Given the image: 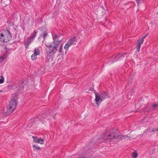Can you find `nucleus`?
Wrapping results in <instances>:
<instances>
[{
	"label": "nucleus",
	"mask_w": 158,
	"mask_h": 158,
	"mask_svg": "<svg viewBox=\"0 0 158 158\" xmlns=\"http://www.w3.org/2000/svg\"><path fill=\"white\" fill-rule=\"evenodd\" d=\"M69 47V45L66 44L64 47V48L66 50V51H67Z\"/></svg>",
	"instance_id": "4be33fe9"
},
{
	"label": "nucleus",
	"mask_w": 158,
	"mask_h": 158,
	"mask_svg": "<svg viewBox=\"0 0 158 158\" xmlns=\"http://www.w3.org/2000/svg\"><path fill=\"white\" fill-rule=\"evenodd\" d=\"M103 139L102 142L111 140L114 139H123L128 138L129 136L127 135H123L117 130L112 129L111 131L107 132L102 135Z\"/></svg>",
	"instance_id": "f257e3e1"
},
{
	"label": "nucleus",
	"mask_w": 158,
	"mask_h": 158,
	"mask_svg": "<svg viewBox=\"0 0 158 158\" xmlns=\"http://www.w3.org/2000/svg\"><path fill=\"white\" fill-rule=\"evenodd\" d=\"M138 156V154L136 152H133L132 157V158H136Z\"/></svg>",
	"instance_id": "f3484780"
},
{
	"label": "nucleus",
	"mask_w": 158,
	"mask_h": 158,
	"mask_svg": "<svg viewBox=\"0 0 158 158\" xmlns=\"http://www.w3.org/2000/svg\"><path fill=\"white\" fill-rule=\"evenodd\" d=\"M23 89V87H21L19 86H18L16 87L15 89L16 90H19L20 89Z\"/></svg>",
	"instance_id": "aec40b11"
},
{
	"label": "nucleus",
	"mask_w": 158,
	"mask_h": 158,
	"mask_svg": "<svg viewBox=\"0 0 158 158\" xmlns=\"http://www.w3.org/2000/svg\"><path fill=\"white\" fill-rule=\"evenodd\" d=\"M123 56V54L121 53H119L116 56L114 57L115 59L113 60L114 62L117 61L118 60H119L120 58H122Z\"/></svg>",
	"instance_id": "9d476101"
},
{
	"label": "nucleus",
	"mask_w": 158,
	"mask_h": 158,
	"mask_svg": "<svg viewBox=\"0 0 158 158\" xmlns=\"http://www.w3.org/2000/svg\"><path fill=\"white\" fill-rule=\"evenodd\" d=\"M158 107V102L157 103H156L153 104L152 106L150 107L149 109V110H148L149 111H152L153 110V109H155L157 108Z\"/></svg>",
	"instance_id": "f8f14e48"
},
{
	"label": "nucleus",
	"mask_w": 158,
	"mask_h": 158,
	"mask_svg": "<svg viewBox=\"0 0 158 158\" xmlns=\"http://www.w3.org/2000/svg\"><path fill=\"white\" fill-rule=\"evenodd\" d=\"M32 40L31 39L29 38H28L27 39V42H24V45L26 48H28V47L30 44L31 43V42Z\"/></svg>",
	"instance_id": "9b49d317"
},
{
	"label": "nucleus",
	"mask_w": 158,
	"mask_h": 158,
	"mask_svg": "<svg viewBox=\"0 0 158 158\" xmlns=\"http://www.w3.org/2000/svg\"><path fill=\"white\" fill-rule=\"evenodd\" d=\"M6 52L7 53H8V51L7 50V48L6 49Z\"/></svg>",
	"instance_id": "7c9ffc66"
},
{
	"label": "nucleus",
	"mask_w": 158,
	"mask_h": 158,
	"mask_svg": "<svg viewBox=\"0 0 158 158\" xmlns=\"http://www.w3.org/2000/svg\"><path fill=\"white\" fill-rule=\"evenodd\" d=\"M48 35V33L46 31H42L40 36L39 37L38 40H41L42 38H43V41H44L45 40V37L46 36Z\"/></svg>",
	"instance_id": "0eeeda50"
},
{
	"label": "nucleus",
	"mask_w": 158,
	"mask_h": 158,
	"mask_svg": "<svg viewBox=\"0 0 158 158\" xmlns=\"http://www.w3.org/2000/svg\"><path fill=\"white\" fill-rule=\"evenodd\" d=\"M136 48H137V51L138 52H139L140 50V45L138 44V45L136 46Z\"/></svg>",
	"instance_id": "5701e85b"
},
{
	"label": "nucleus",
	"mask_w": 158,
	"mask_h": 158,
	"mask_svg": "<svg viewBox=\"0 0 158 158\" xmlns=\"http://www.w3.org/2000/svg\"><path fill=\"white\" fill-rule=\"evenodd\" d=\"M143 39H141L139 40L138 41V44L140 45L141 44H143Z\"/></svg>",
	"instance_id": "a211bd4d"
},
{
	"label": "nucleus",
	"mask_w": 158,
	"mask_h": 158,
	"mask_svg": "<svg viewBox=\"0 0 158 158\" xmlns=\"http://www.w3.org/2000/svg\"><path fill=\"white\" fill-rule=\"evenodd\" d=\"M129 3V2H128L126 4V5H127V4H128Z\"/></svg>",
	"instance_id": "2f4dec72"
},
{
	"label": "nucleus",
	"mask_w": 158,
	"mask_h": 158,
	"mask_svg": "<svg viewBox=\"0 0 158 158\" xmlns=\"http://www.w3.org/2000/svg\"><path fill=\"white\" fill-rule=\"evenodd\" d=\"M37 32L36 30L34 31L33 32L32 34L31 35L29 38L32 40H33L36 36Z\"/></svg>",
	"instance_id": "ddd939ff"
},
{
	"label": "nucleus",
	"mask_w": 158,
	"mask_h": 158,
	"mask_svg": "<svg viewBox=\"0 0 158 158\" xmlns=\"http://www.w3.org/2000/svg\"><path fill=\"white\" fill-rule=\"evenodd\" d=\"M139 1H137V3H139Z\"/></svg>",
	"instance_id": "473e14b6"
},
{
	"label": "nucleus",
	"mask_w": 158,
	"mask_h": 158,
	"mask_svg": "<svg viewBox=\"0 0 158 158\" xmlns=\"http://www.w3.org/2000/svg\"><path fill=\"white\" fill-rule=\"evenodd\" d=\"M40 53V51L39 48H35L34 49V54L37 56L39 55Z\"/></svg>",
	"instance_id": "4468645a"
},
{
	"label": "nucleus",
	"mask_w": 158,
	"mask_h": 158,
	"mask_svg": "<svg viewBox=\"0 0 158 158\" xmlns=\"http://www.w3.org/2000/svg\"><path fill=\"white\" fill-rule=\"evenodd\" d=\"M4 81V79L3 77H2V78L0 79V84L3 83Z\"/></svg>",
	"instance_id": "b1692460"
},
{
	"label": "nucleus",
	"mask_w": 158,
	"mask_h": 158,
	"mask_svg": "<svg viewBox=\"0 0 158 158\" xmlns=\"http://www.w3.org/2000/svg\"><path fill=\"white\" fill-rule=\"evenodd\" d=\"M6 55V54H4L2 56V59H4L6 58L5 57V56Z\"/></svg>",
	"instance_id": "cd10ccee"
},
{
	"label": "nucleus",
	"mask_w": 158,
	"mask_h": 158,
	"mask_svg": "<svg viewBox=\"0 0 158 158\" xmlns=\"http://www.w3.org/2000/svg\"><path fill=\"white\" fill-rule=\"evenodd\" d=\"M2 31V33L0 34V41L3 42H6L11 39L12 36L10 31L4 30Z\"/></svg>",
	"instance_id": "20e7f679"
},
{
	"label": "nucleus",
	"mask_w": 158,
	"mask_h": 158,
	"mask_svg": "<svg viewBox=\"0 0 158 158\" xmlns=\"http://www.w3.org/2000/svg\"><path fill=\"white\" fill-rule=\"evenodd\" d=\"M33 139V141L35 143H38L41 144L44 143V139L41 138H38L36 136H32Z\"/></svg>",
	"instance_id": "423d86ee"
},
{
	"label": "nucleus",
	"mask_w": 158,
	"mask_h": 158,
	"mask_svg": "<svg viewBox=\"0 0 158 158\" xmlns=\"http://www.w3.org/2000/svg\"><path fill=\"white\" fill-rule=\"evenodd\" d=\"M69 41L70 43H71L72 45L74 43V42L76 41V37H73L72 39H70Z\"/></svg>",
	"instance_id": "2eb2a0df"
},
{
	"label": "nucleus",
	"mask_w": 158,
	"mask_h": 158,
	"mask_svg": "<svg viewBox=\"0 0 158 158\" xmlns=\"http://www.w3.org/2000/svg\"><path fill=\"white\" fill-rule=\"evenodd\" d=\"M37 55L33 54L31 56V59L33 60H36L37 58Z\"/></svg>",
	"instance_id": "6ab92c4d"
},
{
	"label": "nucleus",
	"mask_w": 158,
	"mask_h": 158,
	"mask_svg": "<svg viewBox=\"0 0 158 158\" xmlns=\"http://www.w3.org/2000/svg\"><path fill=\"white\" fill-rule=\"evenodd\" d=\"M62 45H61V46H60V49H59V52L60 53H61V52H62Z\"/></svg>",
	"instance_id": "393cba45"
},
{
	"label": "nucleus",
	"mask_w": 158,
	"mask_h": 158,
	"mask_svg": "<svg viewBox=\"0 0 158 158\" xmlns=\"http://www.w3.org/2000/svg\"><path fill=\"white\" fill-rule=\"evenodd\" d=\"M66 44H68V45H69V47L72 45V44H71V43H70V41H69V40L68 41V42Z\"/></svg>",
	"instance_id": "a878e982"
},
{
	"label": "nucleus",
	"mask_w": 158,
	"mask_h": 158,
	"mask_svg": "<svg viewBox=\"0 0 158 158\" xmlns=\"http://www.w3.org/2000/svg\"><path fill=\"white\" fill-rule=\"evenodd\" d=\"M2 92V90H0V92Z\"/></svg>",
	"instance_id": "72a5a7b5"
},
{
	"label": "nucleus",
	"mask_w": 158,
	"mask_h": 158,
	"mask_svg": "<svg viewBox=\"0 0 158 158\" xmlns=\"http://www.w3.org/2000/svg\"><path fill=\"white\" fill-rule=\"evenodd\" d=\"M158 131V128H154L152 130H150V131L151 132H154V131Z\"/></svg>",
	"instance_id": "412c9836"
},
{
	"label": "nucleus",
	"mask_w": 158,
	"mask_h": 158,
	"mask_svg": "<svg viewBox=\"0 0 158 158\" xmlns=\"http://www.w3.org/2000/svg\"><path fill=\"white\" fill-rule=\"evenodd\" d=\"M95 94V101L96 102V104L98 105L102 102L103 99L100 97V94H98V93H96Z\"/></svg>",
	"instance_id": "39448f33"
},
{
	"label": "nucleus",
	"mask_w": 158,
	"mask_h": 158,
	"mask_svg": "<svg viewBox=\"0 0 158 158\" xmlns=\"http://www.w3.org/2000/svg\"><path fill=\"white\" fill-rule=\"evenodd\" d=\"M148 35V34H147L146 35L143 36L141 39H143V40H144V39Z\"/></svg>",
	"instance_id": "bb28decb"
},
{
	"label": "nucleus",
	"mask_w": 158,
	"mask_h": 158,
	"mask_svg": "<svg viewBox=\"0 0 158 158\" xmlns=\"http://www.w3.org/2000/svg\"><path fill=\"white\" fill-rule=\"evenodd\" d=\"M33 147L35 149H36L39 150H41V148L38 145H33Z\"/></svg>",
	"instance_id": "dca6fc26"
},
{
	"label": "nucleus",
	"mask_w": 158,
	"mask_h": 158,
	"mask_svg": "<svg viewBox=\"0 0 158 158\" xmlns=\"http://www.w3.org/2000/svg\"><path fill=\"white\" fill-rule=\"evenodd\" d=\"M122 54H123V56H122V58H123L125 56V55L127 54L126 53H122Z\"/></svg>",
	"instance_id": "c85d7f7f"
},
{
	"label": "nucleus",
	"mask_w": 158,
	"mask_h": 158,
	"mask_svg": "<svg viewBox=\"0 0 158 158\" xmlns=\"http://www.w3.org/2000/svg\"><path fill=\"white\" fill-rule=\"evenodd\" d=\"M59 36L55 35L53 37V41L52 44L50 45L46 44L47 48H45L47 54V57H49V60L53 59L54 54L56 52L57 48L60 44V42L57 40Z\"/></svg>",
	"instance_id": "f03ea898"
},
{
	"label": "nucleus",
	"mask_w": 158,
	"mask_h": 158,
	"mask_svg": "<svg viewBox=\"0 0 158 158\" xmlns=\"http://www.w3.org/2000/svg\"><path fill=\"white\" fill-rule=\"evenodd\" d=\"M93 90V88H92V87H91V88H89V91H92Z\"/></svg>",
	"instance_id": "c756f323"
},
{
	"label": "nucleus",
	"mask_w": 158,
	"mask_h": 158,
	"mask_svg": "<svg viewBox=\"0 0 158 158\" xmlns=\"http://www.w3.org/2000/svg\"><path fill=\"white\" fill-rule=\"evenodd\" d=\"M100 94V97L103 100L109 98L107 92H104L103 93H98Z\"/></svg>",
	"instance_id": "6e6552de"
},
{
	"label": "nucleus",
	"mask_w": 158,
	"mask_h": 158,
	"mask_svg": "<svg viewBox=\"0 0 158 158\" xmlns=\"http://www.w3.org/2000/svg\"><path fill=\"white\" fill-rule=\"evenodd\" d=\"M1 3L3 7H5L10 3V0H2Z\"/></svg>",
	"instance_id": "1a4fd4ad"
},
{
	"label": "nucleus",
	"mask_w": 158,
	"mask_h": 158,
	"mask_svg": "<svg viewBox=\"0 0 158 158\" xmlns=\"http://www.w3.org/2000/svg\"><path fill=\"white\" fill-rule=\"evenodd\" d=\"M18 102L14 98H12L9 102L6 111L3 112V114H6L8 115L12 113L15 109Z\"/></svg>",
	"instance_id": "7ed1b4c3"
}]
</instances>
